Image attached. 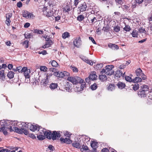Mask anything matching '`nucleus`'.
Masks as SVG:
<instances>
[{
	"instance_id": "1",
	"label": "nucleus",
	"mask_w": 152,
	"mask_h": 152,
	"mask_svg": "<svg viewBox=\"0 0 152 152\" xmlns=\"http://www.w3.org/2000/svg\"><path fill=\"white\" fill-rule=\"evenodd\" d=\"M62 133L60 131H53L52 133L51 131L48 130L46 131L45 134V137L49 139H52L54 140L60 138L61 135V133Z\"/></svg>"
},
{
	"instance_id": "2",
	"label": "nucleus",
	"mask_w": 152,
	"mask_h": 152,
	"mask_svg": "<svg viewBox=\"0 0 152 152\" xmlns=\"http://www.w3.org/2000/svg\"><path fill=\"white\" fill-rule=\"evenodd\" d=\"M56 69L53 68L52 69V72H53V74L55 76H56L59 78H63L66 77H67L69 76L70 73L65 71H63L62 72L56 71Z\"/></svg>"
},
{
	"instance_id": "3",
	"label": "nucleus",
	"mask_w": 152,
	"mask_h": 152,
	"mask_svg": "<svg viewBox=\"0 0 152 152\" xmlns=\"http://www.w3.org/2000/svg\"><path fill=\"white\" fill-rule=\"evenodd\" d=\"M67 80L71 82L74 85L77 84L80 82H82V79L78 76H69Z\"/></svg>"
},
{
	"instance_id": "4",
	"label": "nucleus",
	"mask_w": 152,
	"mask_h": 152,
	"mask_svg": "<svg viewBox=\"0 0 152 152\" xmlns=\"http://www.w3.org/2000/svg\"><path fill=\"white\" fill-rule=\"evenodd\" d=\"M10 124V121H5L4 126L0 128V132H3L4 135H6L7 134V131L9 130V126Z\"/></svg>"
},
{
	"instance_id": "5",
	"label": "nucleus",
	"mask_w": 152,
	"mask_h": 152,
	"mask_svg": "<svg viewBox=\"0 0 152 152\" xmlns=\"http://www.w3.org/2000/svg\"><path fill=\"white\" fill-rule=\"evenodd\" d=\"M132 76V75H130L129 76H127L125 75L124 77L126 81L129 82L138 83L142 81V79L139 77H136L134 79H132L131 77Z\"/></svg>"
},
{
	"instance_id": "6",
	"label": "nucleus",
	"mask_w": 152,
	"mask_h": 152,
	"mask_svg": "<svg viewBox=\"0 0 152 152\" xmlns=\"http://www.w3.org/2000/svg\"><path fill=\"white\" fill-rule=\"evenodd\" d=\"M64 134H65L66 136H67L69 138H66L65 139L63 137H61L60 139V140L61 143H66L67 144H70L72 142V140L70 139V134H69V133L66 131H65L64 133Z\"/></svg>"
},
{
	"instance_id": "7",
	"label": "nucleus",
	"mask_w": 152,
	"mask_h": 152,
	"mask_svg": "<svg viewBox=\"0 0 152 152\" xmlns=\"http://www.w3.org/2000/svg\"><path fill=\"white\" fill-rule=\"evenodd\" d=\"M135 73L138 77L141 78L142 80H144L147 79V76L143 73L140 68L137 69L135 71Z\"/></svg>"
},
{
	"instance_id": "8",
	"label": "nucleus",
	"mask_w": 152,
	"mask_h": 152,
	"mask_svg": "<svg viewBox=\"0 0 152 152\" xmlns=\"http://www.w3.org/2000/svg\"><path fill=\"white\" fill-rule=\"evenodd\" d=\"M23 125L22 127L20 129L15 128V129H16V132L20 134H22L23 133L27 135L28 134L29 132L27 129V128L25 126L23 127Z\"/></svg>"
},
{
	"instance_id": "9",
	"label": "nucleus",
	"mask_w": 152,
	"mask_h": 152,
	"mask_svg": "<svg viewBox=\"0 0 152 152\" xmlns=\"http://www.w3.org/2000/svg\"><path fill=\"white\" fill-rule=\"evenodd\" d=\"M43 12L45 15L48 17H51L50 18L51 20H53L54 16L53 15V11L50 10L49 9L47 8L45 10H43Z\"/></svg>"
},
{
	"instance_id": "10",
	"label": "nucleus",
	"mask_w": 152,
	"mask_h": 152,
	"mask_svg": "<svg viewBox=\"0 0 152 152\" xmlns=\"http://www.w3.org/2000/svg\"><path fill=\"white\" fill-rule=\"evenodd\" d=\"M113 66L109 65L107 66L106 67V74L107 75H111L113 74L114 72L112 69Z\"/></svg>"
},
{
	"instance_id": "11",
	"label": "nucleus",
	"mask_w": 152,
	"mask_h": 152,
	"mask_svg": "<svg viewBox=\"0 0 152 152\" xmlns=\"http://www.w3.org/2000/svg\"><path fill=\"white\" fill-rule=\"evenodd\" d=\"M23 16L26 19H29L31 18H33L34 16L33 14L28 12L27 11H24L22 12Z\"/></svg>"
},
{
	"instance_id": "12",
	"label": "nucleus",
	"mask_w": 152,
	"mask_h": 152,
	"mask_svg": "<svg viewBox=\"0 0 152 152\" xmlns=\"http://www.w3.org/2000/svg\"><path fill=\"white\" fill-rule=\"evenodd\" d=\"M10 125L9 130L10 132L15 131L16 132V129L15 128H18L15 126H16L17 125V123L16 121H10Z\"/></svg>"
},
{
	"instance_id": "13",
	"label": "nucleus",
	"mask_w": 152,
	"mask_h": 152,
	"mask_svg": "<svg viewBox=\"0 0 152 152\" xmlns=\"http://www.w3.org/2000/svg\"><path fill=\"white\" fill-rule=\"evenodd\" d=\"M73 43L74 45L76 47L79 48L82 44L80 38V37L77 38L74 40Z\"/></svg>"
},
{
	"instance_id": "14",
	"label": "nucleus",
	"mask_w": 152,
	"mask_h": 152,
	"mask_svg": "<svg viewBox=\"0 0 152 152\" xmlns=\"http://www.w3.org/2000/svg\"><path fill=\"white\" fill-rule=\"evenodd\" d=\"M80 58L83 61L86 63L89 64L91 65H93V63L91 60H89L88 58L86 56H84L81 55L80 56Z\"/></svg>"
},
{
	"instance_id": "15",
	"label": "nucleus",
	"mask_w": 152,
	"mask_h": 152,
	"mask_svg": "<svg viewBox=\"0 0 152 152\" xmlns=\"http://www.w3.org/2000/svg\"><path fill=\"white\" fill-rule=\"evenodd\" d=\"M87 6L86 3L84 2L83 3L80 4V6L78 7L80 12H83L86 10Z\"/></svg>"
},
{
	"instance_id": "16",
	"label": "nucleus",
	"mask_w": 152,
	"mask_h": 152,
	"mask_svg": "<svg viewBox=\"0 0 152 152\" xmlns=\"http://www.w3.org/2000/svg\"><path fill=\"white\" fill-rule=\"evenodd\" d=\"M64 89L67 91L69 92L72 88V85L69 82H67L66 85L64 86Z\"/></svg>"
},
{
	"instance_id": "17",
	"label": "nucleus",
	"mask_w": 152,
	"mask_h": 152,
	"mask_svg": "<svg viewBox=\"0 0 152 152\" xmlns=\"http://www.w3.org/2000/svg\"><path fill=\"white\" fill-rule=\"evenodd\" d=\"M26 69H24L23 70L24 75L26 78H29L30 77V75H29L30 73V69H28L27 67H25Z\"/></svg>"
},
{
	"instance_id": "18",
	"label": "nucleus",
	"mask_w": 152,
	"mask_h": 152,
	"mask_svg": "<svg viewBox=\"0 0 152 152\" xmlns=\"http://www.w3.org/2000/svg\"><path fill=\"white\" fill-rule=\"evenodd\" d=\"M125 72H124V73L122 72L121 70H118L115 72V76L118 77H120L122 76L123 77H124L125 76Z\"/></svg>"
},
{
	"instance_id": "19",
	"label": "nucleus",
	"mask_w": 152,
	"mask_h": 152,
	"mask_svg": "<svg viewBox=\"0 0 152 152\" xmlns=\"http://www.w3.org/2000/svg\"><path fill=\"white\" fill-rule=\"evenodd\" d=\"M52 44L53 42L52 40L50 39H47L46 43L42 46V48H49Z\"/></svg>"
},
{
	"instance_id": "20",
	"label": "nucleus",
	"mask_w": 152,
	"mask_h": 152,
	"mask_svg": "<svg viewBox=\"0 0 152 152\" xmlns=\"http://www.w3.org/2000/svg\"><path fill=\"white\" fill-rule=\"evenodd\" d=\"M25 67H23V68L21 66H19L16 67V69H13L12 70L14 72L18 71L19 73H23V70L24 69H26Z\"/></svg>"
},
{
	"instance_id": "21",
	"label": "nucleus",
	"mask_w": 152,
	"mask_h": 152,
	"mask_svg": "<svg viewBox=\"0 0 152 152\" xmlns=\"http://www.w3.org/2000/svg\"><path fill=\"white\" fill-rule=\"evenodd\" d=\"M108 46L109 48L113 50H117L119 48L117 45L111 43L108 44Z\"/></svg>"
},
{
	"instance_id": "22",
	"label": "nucleus",
	"mask_w": 152,
	"mask_h": 152,
	"mask_svg": "<svg viewBox=\"0 0 152 152\" xmlns=\"http://www.w3.org/2000/svg\"><path fill=\"white\" fill-rule=\"evenodd\" d=\"M147 93V92L140 89L138 92V94L139 96L141 97H145L146 96Z\"/></svg>"
},
{
	"instance_id": "23",
	"label": "nucleus",
	"mask_w": 152,
	"mask_h": 152,
	"mask_svg": "<svg viewBox=\"0 0 152 152\" xmlns=\"http://www.w3.org/2000/svg\"><path fill=\"white\" fill-rule=\"evenodd\" d=\"M96 73L95 72H93L89 75V77L92 80H95L96 79L97 75L96 74Z\"/></svg>"
},
{
	"instance_id": "24",
	"label": "nucleus",
	"mask_w": 152,
	"mask_h": 152,
	"mask_svg": "<svg viewBox=\"0 0 152 152\" xmlns=\"http://www.w3.org/2000/svg\"><path fill=\"white\" fill-rule=\"evenodd\" d=\"M39 127L40 126L38 125H31V126H30L29 129L30 130L33 132H34L36 130H38L39 128Z\"/></svg>"
},
{
	"instance_id": "25",
	"label": "nucleus",
	"mask_w": 152,
	"mask_h": 152,
	"mask_svg": "<svg viewBox=\"0 0 152 152\" xmlns=\"http://www.w3.org/2000/svg\"><path fill=\"white\" fill-rule=\"evenodd\" d=\"M149 88V87L148 86L144 85L140 86V89L147 92L148 91Z\"/></svg>"
},
{
	"instance_id": "26",
	"label": "nucleus",
	"mask_w": 152,
	"mask_h": 152,
	"mask_svg": "<svg viewBox=\"0 0 152 152\" xmlns=\"http://www.w3.org/2000/svg\"><path fill=\"white\" fill-rule=\"evenodd\" d=\"M80 150L82 152H89V151L88 147L84 145L82 146V148H80Z\"/></svg>"
},
{
	"instance_id": "27",
	"label": "nucleus",
	"mask_w": 152,
	"mask_h": 152,
	"mask_svg": "<svg viewBox=\"0 0 152 152\" xmlns=\"http://www.w3.org/2000/svg\"><path fill=\"white\" fill-rule=\"evenodd\" d=\"M38 131L39 132V134H43L44 135H45L46 131V130L45 129H43L40 126L39 128Z\"/></svg>"
},
{
	"instance_id": "28",
	"label": "nucleus",
	"mask_w": 152,
	"mask_h": 152,
	"mask_svg": "<svg viewBox=\"0 0 152 152\" xmlns=\"http://www.w3.org/2000/svg\"><path fill=\"white\" fill-rule=\"evenodd\" d=\"M139 31L140 33L141 34L144 33L145 35H148L149 33L148 31H146L145 29L142 27H140L139 29Z\"/></svg>"
},
{
	"instance_id": "29",
	"label": "nucleus",
	"mask_w": 152,
	"mask_h": 152,
	"mask_svg": "<svg viewBox=\"0 0 152 152\" xmlns=\"http://www.w3.org/2000/svg\"><path fill=\"white\" fill-rule=\"evenodd\" d=\"M99 78L102 81H105L107 80V77L105 75H99Z\"/></svg>"
},
{
	"instance_id": "30",
	"label": "nucleus",
	"mask_w": 152,
	"mask_h": 152,
	"mask_svg": "<svg viewBox=\"0 0 152 152\" xmlns=\"http://www.w3.org/2000/svg\"><path fill=\"white\" fill-rule=\"evenodd\" d=\"M58 85L57 83H52L50 86V88L52 90H54L57 88Z\"/></svg>"
},
{
	"instance_id": "31",
	"label": "nucleus",
	"mask_w": 152,
	"mask_h": 152,
	"mask_svg": "<svg viewBox=\"0 0 152 152\" xmlns=\"http://www.w3.org/2000/svg\"><path fill=\"white\" fill-rule=\"evenodd\" d=\"M98 143L94 141H92L91 143V145L93 149H95L98 147Z\"/></svg>"
},
{
	"instance_id": "32",
	"label": "nucleus",
	"mask_w": 152,
	"mask_h": 152,
	"mask_svg": "<svg viewBox=\"0 0 152 152\" xmlns=\"http://www.w3.org/2000/svg\"><path fill=\"white\" fill-rule=\"evenodd\" d=\"M73 147L77 148H80L81 147V145L79 143L77 142H75L72 143Z\"/></svg>"
},
{
	"instance_id": "33",
	"label": "nucleus",
	"mask_w": 152,
	"mask_h": 152,
	"mask_svg": "<svg viewBox=\"0 0 152 152\" xmlns=\"http://www.w3.org/2000/svg\"><path fill=\"white\" fill-rule=\"evenodd\" d=\"M134 83V84L132 85V86H133L132 88L134 91H135L139 89V86L137 83Z\"/></svg>"
},
{
	"instance_id": "34",
	"label": "nucleus",
	"mask_w": 152,
	"mask_h": 152,
	"mask_svg": "<svg viewBox=\"0 0 152 152\" xmlns=\"http://www.w3.org/2000/svg\"><path fill=\"white\" fill-rule=\"evenodd\" d=\"M115 86L113 84H110L107 87V89L109 91H113L115 89Z\"/></svg>"
},
{
	"instance_id": "35",
	"label": "nucleus",
	"mask_w": 152,
	"mask_h": 152,
	"mask_svg": "<svg viewBox=\"0 0 152 152\" xmlns=\"http://www.w3.org/2000/svg\"><path fill=\"white\" fill-rule=\"evenodd\" d=\"M70 36L69 33L68 32H65L63 33L62 35V37L64 39H65L67 38H68Z\"/></svg>"
},
{
	"instance_id": "36",
	"label": "nucleus",
	"mask_w": 152,
	"mask_h": 152,
	"mask_svg": "<svg viewBox=\"0 0 152 152\" xmlns=\"http://www.w3.org/2000/svg\"><path fill=\"white\" fill-rule=\"evenodd\" d=\"M49 81L48 79L46 78L45 79H44L42 80V83L44 86H46L48 84Z\"/></svg>"
},
{
	"instance_id": "37",
	"label": "nucleus",
	"mask_w": 152,
	"mask_h": 152,
	"mask_svg": "<svg viewBox=\"0 0 152 152\" xmlns=\"http://www.w3.org/2000/svg\"><path fill=\"white\" fill-rule=\"evenodd\" d=\"M118 88L122 89L125 87V84L124 83H123L121 82H119L117 84Z\"/></svg>"
},
{
	"instance_id": "38",
	"label": "nucleus",
	"mask_w": 152,
	"mask_h": 152,
	"mask_svg": "<svg viewBox=\"0 0 152 152\" xmlns=\"http://www.w3.org/2000/svg\"><path fill=\"white\" fill-rule=\"evenodd\" d=\"M14 73L12 71L9 72L7 74V76L10 79L12 78L14 76Z\"/></svg>"
},
{
	"instance_id": "39",
	"label": "nucleus",
	"mask_w": 152,
	"mask_h": 152,
	"mask_svg": "<svg viewBox=\"0 0 152 152\" xmlns=\"http://www.w3.org/2000/svg\"><path fill=\"white\" fill-rule=\"evenodd\" d=\"M37 138L39 140H42L45 139V136L42 134H38L37 136Z\"/></svg>"
},
{
	"instance_id": "40",
	"label": "nucleus",
	"mask_w": 152,
	"mask_h": 152,
	"mask_svg": "<svg viewBox=\"0 0 152 152\" xmlns=\"http://www.w3.org/2000/svg\"><path fill=\"white\" fill-rule=\"evenodd\" d=\"M138 32L136 30H133L131 33L132 36L134 37H138Z\"/></svg>"
},
{
	"instance_id": "41",
	"label": "nucleus",
	"mask_w": 152,
	"mask_h": 152,
	"mask_svg": "<svg viewBox=\"0 0 152 152\" xmlns=\"http://www.w3.org/2000/svg\"><path fill=\"white\" fill-rule=\"evenodd\" d=\"M70 10V8L67 3L66 6L64 8L63 11L65 12H68Z\"/></svg>"
},
{
	"instance_id": "42",
	"label": "nucleus",
	"mask_w": 152,
	"mask_h": 152,
	"mask_svg": "<svg viewBox=\"0 0 152 152\" xmlns=\"http://www.w3.org/2000/svg\"><path fill=\"white\" fill-rule=\"evenodd\" d=\"M79 83H81V85L80 86V88H81L82 90H83V88L86 87V83L84 81V80H82V82H80Z\"/></svg>"
},
{
	"instance_id": "43",
	"label": "nucleus",
	"mask_w": 152,
	"mask_h": 152,
	"mask_svg": "<svg viewBox=\"0 0 152 152\" xmlns=\"http://www.w3.org/2000/svg\"><path fill=\"white\" fill-rule=\"evenodd\" d=\"M124 30L126 31H129L131 30V28L129 25H125V27L123 28Z\"/></svg>"
},
{
	"instance_id": "44",
	"label": "nucleus",
	"mask_w": 152,
	"mask_h": 152,
	"mask_svg": "<svg viewBox=\"0 0 152 152\" xmlns=\"http://www.w3.org/2000/svg\"><path fill=\"white\" fill-rule=\"evenodd\" d=\"M40 69L41 71L45 72L47 71L48 68L45 66H41L40 67Z\"/></svg>"
},
{
	"instance_id": "45",
	"label": "nucleus",
	"mask_w": 152,
	"mask_h": 152,
	"mask_svg": "<svg viewBox=\"0 0 152 152\" xmlns=\"http://www.w3.org/2000/svg\"><path fill=\"white\" fill-rule=\"evenodd\" d=\"M81 88L80 86L78 85L75 87V91L76 92H80L82 91L83 90Z\"/></svg>"
},
{
	"instance_id": "46",
	"label": "nucleus",
	"mask_w": 152,
	"mask_h": 152,
	"mask_svg": "<svg viewBox=\"0 0 152 152\" xmlns=\"http://www.w3.org/2000/svg\"><path fill=\"white\" fill-rule=\"evenodd\" d=\"M70 69L75 72H77L78 71V69L75 66H70Z\"/></svg>"
},
{
	"instance_id": "47",
	"label": "nucleus",
	"mask_w": 152,
	"mask_h": 152,
	"mask_svg": "<svg viewBox=\"0 0 152 152\" xmlns=\"http://www.w3.org/2000/svg\"><path fill=\"white\" fill-rule=\"evenodd\" d=\"M84 17L82 15H79L77 18V20L80 21H82L84 19Z\"/></svg>"
},
{
	"instance_id": "48",
	"label": "nucleus",
	"mask_w": 152,
	"mask_h": 152,
	"mask_svg": "<svg viewBox=\"0 0 152 152\" xmlns=\"http://www.w3.org/2000/svg\"><path fill=\"white\" fill-rule=\"evenodd\" d=\"M103 66V64L102 63L97 64L96 66V69L97 70H99Z\"/></svg>"
},
{
	"instance_id": "49",
	"label": "nucleus",
	"mask_w": 152,
	"mask_h": 152,
	"mask_svg": "<svg viewBox=\"0 0 152 152\" xmlns=\"http://www.w3.org/2000/svg\"><path fill=\"white\" fill-rule=\"evenodd\" d=\"M91 88L92 90H96L97 88V84L96 83H94L93 85L91 86Z\"/></svg>"
},
{
	"instance_id": "50",
	"label": "nucleus",
	"mask_w": 152,
	"mask_h": 152,
	"mask_svg": "<svg viewBox=\"0 0 152 152\" xmlns=\"http://www.w3.org/2000/svg\"><path fill=\"white\" fill-rule=\"evenodd\" d=\"M130 7L127 5H124L122 7V8L123 10L126 11L129 10Z\"/></svg>"
},
{
	"instance_id": "51",
	"label": "nucleus",
	"mask_w": 152,
	"mask_h": 152,
	"mask_svg": "<svg viewBox=\"0 0 152 152\" xmlns=\"http://www.w3.org/2000/svg\"><path fill=\"white\" fill-rule=\"evenodd\" d=\"M52 66L53 67H56L58 65V63L56 61L54 60L52 61L51 63Z\"/></svg>"
},
{
	"instance_id": "52",
	"label": "nucleus",
	"mask_w": 152,
	"mask_h": 152,
	"mask_svg": "<svg viewBox=\"0 0 152 152\" xmlns=\"http://www.w3.org/2000/svg\"><path fill=\"white\" fill-rule=\"evenodd\" d=\"M114 30L115 32H118L120 30V27L118 26H115Z\"/></svg>"
},
{
	"instance_id": "53",
	"label": "nucleus",
	"mask_w": 152,
	"mask_h": 152,
	"mask_svg": "<svg viewBox=\"0 0 152 152\" xmlns=\"http://www.w3.org/2000/svg\"><path fill=\"white\" fill-rule=\"evenodd\" d=\"M25 37L26 38H30L31 37V35L28 33H26L25 34Z\"/></svg>"
},
{
	"instance_id": "54",
	"label": "nucleus",
	"mask_w": 152,
	"mask_h": 152,
	"mask_svg": "<svg viewBox=\"0 0 152 152\" xmlns=\"http://www.w3.org/2000/svg\"><path fill=\"white\" fill-rule=\"evenodd\" d=\"M117 4L121 5L123 3L124 0H115Z\"/></svg>"
},
{
	"instance_id": "55",
	"label": "nucleus",
	"mask_w": 152,
	"mask_h": 152,
	"mask_svg": "<svg viewBox=\"0 0 152 152\" xmlns=\"http://www.w3.org/2000/svg\"><path fill=\"white\" fill-rule=\"evenodd\" d=\"M34 32L37 34H42L43 31L42 30H39L38 29H35L34 30Z\"/></svg>"
},
{
	"instance_id": "56",
	"label": "nucleus",
	"mask_w": 152,
	"mask_h": 152,
	"mask_svg": "<svg viewBox=\"0 0 152 152\" xmlns=\"http://www.w3.org/2000/svg\"><path fill=\"white\" fill-rule=\"evenodd\" d=\"M23 45L25 46L26 48H27L28 46V41L27 40L25 41L23 43Z\"/></svg>"
},
{
	"instance_id": "57",
	"label": "nucleus",
	"mask_w": 152,
	"mask_h": 152,
	"mask_svg": "<svg viewBox=\"0 0 152 152\" xmlns=\"http://www.w3.org/2000/svg\"><path fill=\"white\" fill-rule=\"evenodd\" d=\"M12 16V14L11 13H7L6 15V18L10 19Z\"/></svg>"
},
{
	"instance_id": "58",
	"label": "nucleus",
	"mask_w": 152,
	"mask_h": 152,
	"mask_svg": "<svg viewBox=\"0 0 152 152\" xmlns=\"http://www.w3.org/2000/svg\"><path fill=\"white\" fill-rule=\"evenodd\" d=\"M11 22V21L10 19H6V20L5 21V23L7 24V26H10V23Z\"/></svg>"
},
{
	"instance_id": "59",
	"label": "nucleus",
	"mask_w": 152,
	"mask_h": 152,
	"mask_svg": "<svg viewBox=\"0 0 152 152\" xmlns=\"http://www.w3.org/2000/svg\"><path fill=\"white\" fill-rule=\"evenodd\" d=\"M148 31L149 32L150 34H152V24H151L150 27V28L148 29Z\"/></svg>"
},
{
	"instance_id": "60",
	"label": "nucleus",
	"mask_w": 152,
	"mask_h": 152,
	"mask_svg": "<svg viewBox=\"0 0 152 152\" xmlns=\"http://www.w3.org/2000/svg\"><path fill=\"white\" fill-rule=\"evenodd\" d=\"M0 71L1 73H0V76L1 77H5V75L4 73V70H1Z\"/></svg>"
},
{
	"instance_id": "61",
	"label": "nucleus",
	"mask_w": 152,
	"mask_h": 152,
	"mask_svg": "<svg viewBox=\"0 0 152 152\" xmlns=\"http://www.w3.org/2000/svg\"><path fill=\"white\" fill-rule=\"evenodd\" d=\"M101 152H109V150L107 148H105L102 149Z\"/></svg>"
},
{
	"instance_id": "62",
	"label": "nucleus",
	"mask_w": 152,
	"mask_h": 152,
	"mask_svg": "<svg viewBox=\"0 0 152 152\" xmlns=\"http://www.w3.org/2000/svg\"><path fill=\"white\" fill-rule=\"evenodd\" d=\"M126 66V65L124 64H122L119 66V68L121 69H123L125 68Z\"/></svg>"
},
{
	"instance_id": "63",
	"label": "nucleus",
	"mask_w": 152,
	"mask_h": 152,
	"mask_svg": "<svg viewBox=\"0 0 152 152\" xmlns=\"http://www.w3.org/2000/svg\"><path fill=\"white\" fill-rule=\"evenodd\" d=\"M79 2V0H74V5L76 7L77 5L78 4Z\"/></svg>"
},
{
	"instance_id": "64",
	"label": "nucleus",
	"mask_w": 152,
	"mask_h": 152,
	"mask_svg": "<svg viewBox=\"0 0 152 152\" xmlns=\"http://www.w3.org/2000/svg\"><path fill=\"white\" fill-rule=\"evenodd\" d=\"M48 148L50 150L52 151H53L54 149V148L51 145H49Z\"/></svg>"
}]
</instances>
